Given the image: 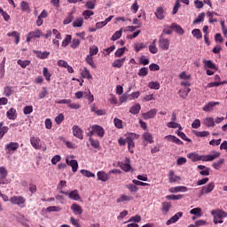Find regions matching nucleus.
<instances>
[{
    "label": "nucleus",
    "mask_w": 227,
    "mask_h": 227,
    "mask_svg": "<svg viewBox=\"0 0 227 227\" xmlns=\"http://www.w3.org/2000/svg\"><path fill=\"white\" fill-rule=\"evenodd\" d=\"M220 155L221 153L217 152H213L207 155H200L198 153H190L187 154V157L192 160V162H198L199 160H202V162H211Z\"/></svg>",
    "instance_id": "f257e3e1"
},
{
    "label": "nucleus",
    "mask_w": 227,
    "mask_h": 227,
    "mask_svg": "<svg viewBox=\"0 0 227 227\" xmlns=\"http://www.w3.org/2000/svg\"><path fill=\"white\" fill-rule=\"evenodd\" d=\"M211 215H213V223L215 224H223L224 217H227V213L223 209H215L211 211Z\"/></svg>",
    "instance_id": "f03ea898"
},
{
    "label": "nucleus",
    "mask_w": 227,
    "mask_h": 227,
    "mask_svg": "<svg viewBox=\"0 0 227 227\" xmlns=\"http://www.w3.org/2000/svg\"><path fill=\"white\" fill-rule=\"evenodd\" d=\"M137 135H136V133H129L128 135H126V141H127V145H128V150L130 153H134V148H136V144L134 143V141H136V139H137Z\"/></svg>",
    "instance_id": "7ed1b4c3"
},
{
    "label": "nucleus",
    "mask_w": 227,
    "mask_h": 227,
    "mask_svg": "<svg viewBox=\"0 0 227 227\" xmlns=\"http://www.w3.org/2000/svg\"><path fill=\"white\" fill-rule=\"evenodd\" d=\"M178 78L181 79L180 84L184 88H191V74L185 71L179 74Z\"/></svg>",
    "instance_id": "20e7f679"
},
{
    "label": "nucleus",
    "mask_w": 227,
    "mask_h": 227,
    "mask_svg": "<svg viewBox=\"0 0 227 227\" xmlns=\"http://www.w3.org/2000/svg\"><path fill=\"white\" fill-rule=\"evenodd\" d=\"M66 162L67 166L72 168L73 173H76L77 169H79V163L77 162V160H74V155L67 156L66 158Z\"/></svg>",
    "instance_id": "39448f33"
},
{
    "label": "nucleus",
    "mask_w": 227,
    "mask_h": 227,
    "mask_svg": "<svg viewBox=\"0 0 227 227\" xmlns=\"http://www.w3.org/2000/svg\"><path fill=\"white\" fill-rule=\"evenodd\" d=\"M158 43L161 51H169V39L164 38L163 34L160 35Z\"/></svg>",
    "instance_id": "423d86ee"
},
{
    "label": "nucleus",
    "mask_w": 227,
    "mask_h": 227,
    "mask_svg": "<svg viewBox=\"0 0 227 227\" xmlns=\"http://www.w3.org/2000/svg\"><path fill=\"white\" fill-rule=\"evenodd\" d=\"M60 194H65V196H68L69 200H73V201H79V200H81V195H79V191L77 190H74L71 192L60 191Z\"/></svg>",
    "instance_id": "0eeeda50"
},
{
    "label": "nucleus",
    "mask_w": 227,
    "mask_h": 227,
    "mask_svg": "<svg viewBox=\"0 0 227 227\" xmlns=\"http://www.w3.org/2000/svg\"><path fill=\"white\" fill-rule=\"evenodd\" d=\"M6 176H8V170L4 167H0V185L10 184L8 179H6Z\"/></svg>",
    "instance_id": "6e6552de"
},
{
    "label": "nucleus",
    "mask_w": 227,
    "mask_h": 227,
    "mask_svg": "<svg viewBox=\"0 0 227 227\" xmlns=\"http://www.w3.org/2000/svg\"><path fill=\"white\" fill-rule=\"evenodd\" d=\"M57 104H66L69 109H81L79 103H72V99H60Z\"/></svg>",
    "instance_id": "1a4fd4ad"
},
{
    "label": "nucleus",
    "mask_w": 227,
    "mask_h": 227,
    "mask_svg": "<svg viewBox=\"0 0 227 227\" xmlns=\"http://www.w3.org/2000/svg\"><path fill=\"white\" fill-rule=\"evenodd\" d=\"M4 150L7 153H15L19 150V143L17 142H10L5 145Z\"/></svg>",
    "instance_id": "9d476101"
},
{
    "label": "nucleus",
    "mask_w": 227,
    "mask_h": 227,
    "mask_svg": "<svg viewBox=\"0 0 227 227\" xmlns=\"http://www.w3.org/2000/svg\"><path fill=\"white\" fill-rule=\"evenodd\" d=\"M41 36H43V33H42V30L37 28L28 33V35H27V42L29 43L31 42V40L35 38H40Z\"/></svg>",
    "instance_id": "9b49d317"
},
{
    "label": "nucleus",
    "mask_w": 227,
    "mask_h": 227,
    "mask_svg": "<svg viewBox=\"0 0 227 227\" xmlns=\"http://www.w3.org/2000/svg\"><path fill=\"white\" fill-rule=\"evenodd\" d=\"M214 189H215V183H214V182H211V183L207 184V185H204L201 188L200 196H203V194H210V192H212V191H214Z\"/></svg>",
    "instance_id": "f8f14e48"
},
{
    "label": "nucleus",
    "mask_w": 227,
    "mask_h": 227,
    "mask_svg": "<svg viewBox=\"0 0 227 227\" xmlns=\"http://www.w3.org/2000/svg\"><path fill=\"white\" fill-rule=\"evenodd\" d=\"M119 167L121 168V169H122V171H125L126 173H129V171H132L129 158H125L124 162L119 163Z\"/></svg>",
    "instance_id": "ddd939ff"
},
{
    "label": "nucleus",
    "mask_w": 227,
    "mask_h": 227,
    "mask_svg": "<svg viewBox=\"0 0 227 227\" xmlns=\"http://www.w3.org/2000/svg\"><path fill=\"white\" fill-rule=\"evenodd\" d=\"M165 141H168V143H175L176 145H178L179 146H182L184 145V142L180 140L178 137H176L174 135H167L164 137Z\"/></svg>",
    "instance_id": "4468645a"
},
{
    "label": "nucleus",
    "mask_w": 227,
    "mask_h": 227,
    "mask_svg": "<svg viewBox=\"0 0 227 227\" xmlns=\"http://www.w3.org/2000/svg\"><path fill=\"white\" fill-rule=\"evenodd\" d=\"M30 144L33 148H35V150H42V140L40 139V137H30Z\"/></svg>",
    "instance_id": "2eb2a0df"
},
{
    "label": "nucleus",
    "mask_w": 227,
    "mask_h": 227,
    "mask_svg": "<svg viewBox=\"0 0 227 227\" xmlns=\"http://www.w3.org/2000/svg\"><path fill=\"white\" fill-rule=\"evenodd\" d=\"M73 136H74V137H77V139H84L83 131L77 125L73 126Z\"/></svg>",
    "instance_id": "dca6fc26"
},
{
    "label": "nucleus",
    "mask_w": 227,
    "mask_h": 227,
    "mask_svg": "<svg viewBox=\"0 0 227 227\" xmlns=\"http://www.w3.org/2000/svg\"><path fill=\"white\" fill-rule=\"evenodd\" d=\"M91 129L94 134H97L98 137H104V136L106 135V130L102 128V126L93 125Z\"/></svg>",
    "instance_id": "f3484780"
},
{
    "label": "nucleus",
    "mask_w": 227,
    "mask_h": 227,
    "mask_svg": "<svg viewBox=\"0 0 227 227\" xmlns=\"http://www.w3.org/2000/svg\"><path fill=\"white\" fill-rule=\"evenodd\" d=\"M156 19L159 20H164L166 17V12H164V7L159 6L156 8V12H154Z\"/></svg>",
    "instance_id": "a211bd4d"
},
{
    "label": "nucleus",
    "mask_w": 227,
    "mask_h": 227,
    "mask_svg": "<svg viewBox=\"0 0 227 227\" xmlns=\"http://www.w3.org/2000/svg\"><path fill=\"white\" fill-rule=\"evenodd\" d=\"M12 205H24L26 203V199L22 196H13L10 199Z\"/></svg>",
    "instance_id": "6ab92c4d"
},
{
    "label": "nucleus",
    "mask_w": 227,
    "mask_h": 227,
    "mask_svg": "<svg viewBox=\"0 0 227 227\" xmlns=\"http://www.w3.org/2000/svg\"><path fill=\"white\" fill-rule=\"evenodd\" d=\"M219 104H220L219 102H214V101L208 102L203 106L202 110L205 113H212V111H214V107H215V106H219Z\"/></svg>",
    "instance_id": "aec40b11"
},
{
    "label": "nucleus",
    "mask_w": 227,
    "mask_h": 227,
    "mask_svg": "<svg viewBox=\"0 0 227 227\" xmlns=\"http://www.w3.org/2000/svg\"><path fill=\"white\" fill-rule=\"evenodd\" d=\"M182 180V177L175 175V171L170 170L168 173V182L170 184H176V182H180Z\"/></svg>",
    "instance_id": "412c9836"
},
{
    "label": "nucleus",
    "mask_w": 227,
    "mask_h": 227,
    "mask_svg": "<svg viewBox=\"0 0 227 227\" xmlns=\"http://www.w3.org/2000/svg\"><path fill=\"white\" fill-rule=\"evenodd\" d=\"M182 215H184V213H182V212L176 213L174 216H172L170 219H168L166 222L167 226H169L171 224H175V223H177L178 219H180V217H182Z\"/></svg>",
    "instance_id": "4be33fe9"
},
{
    "label": "nucleus",
    "mask_w": 227,
    "mask_h": 227,
    "mask_svg": "<svg viewBox=\"0 0 227 227\" xmlns=\"http://www.w3.org/2000/svg\"><path fill=\"white\" fill-rule=\"evenodd\" d=\"M156 115H157V109L155 108L151 109L147 113L142 114L144 120H151L152 118H155Z\"/></svg>",
    "instance_id": "5701e85b"
},
{
    "label": "nucleus",
    "mask_w": 227,
    "mask_h": 227,
    "mask_svg": "<svg viewBox=\"0 0 227 227\" xmlns=\"http://www.w3.org/2000/svg\"><path fill=\"white\" fill-rule=\"evenodd\" d=\"M71 210L74 215H81L82 214V207L77 203L71 205Z\"/></svg>",
    "instance_id": "b1692460"
},
{
    "label": "nucleus",
    "mask_w": 227,
    "mask_h": 227,
    "mask_svg": "<svg viewBox=\"0 0 227 227\" xmlns=\"http://www.w3.org/2000/svg\"><path fill=\"white\" fill-rule=\"evenodd\" d=\"M168 191L172 192V194H175L176 192H187L189 189L185 186H175L168 189Z\"/></svg>",
    "instance_id": "393cba45"
},
{
    "label": "nucleus",
    "mask_w": 227,
    "mask_h": 227,
    "mask_svg": "<svg viewBox=\"0 0 227 227\" xmlns=\"http://www.w3.org/2000/svg\"><path fill=\"white\" fill-rule=\"evenodd\" d=\"M142 139L146 143L145 145H147V143H149V145H152V143H153V137L150 132L143 133Z\"/></svg>",
    "instance_id": "a878e982"
},
{
    "label": "nucleus",
    "mask_w": 227,
    "mask_h": 227,
    "mask_svg": "<svg viewBox=\"0 0 227 227\" xmlns=\"http://www.w3.org/2000/svg\"><path fill=\"white\" fill-rule=\"evenodd\" d=\"M126 59H127V58L115 59L112 64V67L114 68H121V67H123V63H125Z\"/></svg>",
    "instance_id": "bb28decb"
},
{
    "label": "nucleus",
    "mask_w": 227,
    "mask_h": 227,
    "mask_svg": "<svg viewBox=\"0 0 227 227\" xmlns=\"http://www.w3.org/2000/svg\"><path fill=\"white\" fill-rule=\"evenodd\" d=\"M34 52L39 59H47L51 56V52L49 51H34Z\"/></svg>",
    "instance_id": "cd10ccee"
},
{
    "label": "nucleus",
    "mask_w": 227,
    "mask_h": 227,
    "mask_svg": "<svg viewBox=\"0 0 227 227\" xmlns=\"http://www.w3.org/2000/svg\"><path fill=\"white\" fill-rule=\"evenodd\" d=\"M98 180L100 182H107L109 180V175L104 171H98L97 173Z\"/></svg>",
    "instance_id": "c85d7f7f"
},
{
    "label": "nucleus",
    "mask_w": 227,
    "mask_h": 227,
    "mask_svg": "<svg viewBox=\"0 0 227 227\" xmlns=\"http://www.w3.org/2000/svg\"><path fill=\"white\" fill-rule=\"evenodd\" d=\"M204 63V68L205 70H207V68H210V70H215L217 71V67H215V65L214 64V62H212V60H203Z\"/></svg>",
    "instance_id": "c756f323"
},
{
    "label": "nucleus",
    "mask_w": 227,
    "mask_h": 227,
    "mask_svg": "<svg viewBox=\"0 0 227 227\" xmlns=\"http://www.w3.org/2000/svg\"><path fill=\"white\" fill-rule=\"evenodd\" d=\"M203 124L206 126V127H215V121H214V118L212 117H207L203 120Z\"/></svg>",
    "instance_id": "7c9ffc66"
},
{
    "label": "nucleus",
    "mask_w": 227,
    "mask_h": 227,
    "mask_svg": "<svg viewBox=\"0 0 227 227\" xmlns=\"http://www.w3.org/2000/svg\"><path fill=\"white\" fill-rule=\"evenodd\" d=\"M3 125H4V123L0 122V139H3V137H4V135L8 134V131L10 130V128H8V126Z\"/></svg>",
    "instance_id": "2f4dec72"
},
{
    "label": "nucleus",
    "mask_w": 227,
    "mask_h": 227,
    "mask_svg": "<svg viewBox=\"0 0 227 227\" xmlns=\"http://www.w3.org/2000/svg\"><path fill=\"white\" fill-rule=\"evenodd\" d=\"M6 116L8 118V120H16L17 119V110H15V108H11L9 111H7Z\"/></svg>",
    "instance_id": "473e14b6"
},
{
    "label": "nucleus",
    "mask_w": 227,
    "mask_h": 227,
    "mask_svg": "<svg viewBox=\"0 0 227 227\" xmlns=\"http://www.w3.org/2000/svg\"><path fill=\"white\" fill-rule=\"evenodd\" d=\"M82 24H84V19L82 17L75 18L73 21V27H82Z\"/></svg>",
    "instance_id": "72a5a7b5"
},
{
    "label": "nucleus",
    "mask_w": 227,
    "mask_h": 227,
    "mask_svg": "<svg viewBox=\"0 0 227 227\" xmlns=\"http://www.w3.org/2000/svg\"><path fill=\"white\" fill-rule=\"evenodd\" d=\"M7 36H13L15 38V43L18 44L20 42V34L17 31L7 33Z\"/></svg>",
    "instance_id": "f704fd0d"
},
{
    "label": "nucleus",
    "mask_w": 227,
    "mask_h": 227,
    "mask_svg": "<svg viewBox=\"0 0 227 227\" xmlns=\"http://www.w3.org/2000/svg\"><path fill=\"white\" fill-rule=\"evenodd\" d=\"M156 40H154L150 45H149V52L151 54H157L159 52V49L157 48Z\"/></svg>",
    "instance_id": "c9c22d12"
},
{
    "label": "nucleus",
    "mask_w": 227,
    "mask_h": 227,
    "mask_svg": "<svg viewBox=\"0 0 227 227\" xmlns=\"http://www.w3.org/2000/svg\"><path fill=\"white\" fill-rule=\"evenodd\" d=\"M123 33V27H121L119 31H116L111 37L113 42H116V40H120L121 38V35Z\"/></svg>",
    "instance_id": "e433bc0d"
},
{
    "label": "nucleus",
    "mask_w": 227,
    "mask_h": 227,
    "mask_svg": "<svg viewBox=\"0 0 227 227\" xmlns=\"http://www.w3.org/2000/svg\"><path fill=\"white\" fill-rule=\"evenodd\" d=\"M139 111H141V106L139 104H135L129 108V113L131 114H138Z\"/></svg>",
    "instance_id": "4c0bfd02"
},
{
    "label": "nucleus",
    "mask_w": 227,
    "mask_h": 227,
    "mask_svg": "<svg viewBox=\"0 0 227 227\" xmlns=\"http://www.w3.org/2000/svg\"><path fill=\"white\" fill-rule=\"evenodd\" d=\"M167 127L168 129H178V130H182V125L176 121H169L167 123Z\"/></svg>",
    "instance_id": "58836bf2"
},
{
    "label": "nucleus",
    "mask_w": 227,
    "mask_h": 227,
    "mask_svg": "<svg viewBox=\"0 0 227 227\" xmlns=\"http://www.w3.org/2000/svg\"><path fill=\"white\" fill-rule=\"evenodd\" d=\"M191 92V88L186 87L185 89L179 90V95L182 98H187V96Z\"/></svg>",
    "instance_id": "ea45409f"
},
{
    "label": "nucleus",
    "mask_w": 227,
    "mask_h": 227,
    "mask_svg": "<svg viewBox=\"0 0 227 227\" xmlns=\"http://www.w3.org/2000/svg\"><path fill=\"white\" fill-rule=\"evenodd\" d=\"M85 61L87 65H90L92 68H97V66H95V61H93V56L87 55L85 58Z\"/></svg>",
    "instance_id": "a19ab883"
},
{
    "label": "nucleus",
    "mask_w": 227,
    "mask_h": 227,
    "mask_svg": "<svg viewBox=\"0 0 227 227\" xmlns=\"http://www.w3.org/2000/svg\"><path fill=\"white\" fill-rule=\"evenodd\" d=\"M147 86L150 90H160V83L159 82H149Z\"/></svg>",
    "instance_id": "79ce46f5"
},
{
    "label": "nucleus",
    "mask_w": 227,
    "mask_h": 227,
    "mask_svg": "<svg viewBox=\"0 0 227 227\" xmlns=\"http://www.w3.org/2000/svg\"><path fill=\"white\" fill-rule=\"evenodd\" d=\"M123 201H132V197L122 194L117 199V203H123Z\"/></svg>",
    "instance_id": "37998d69"
},
{
    "label": "nucleus",
    "mask_w": 227,
    "mask_h": 227,
    "mask_svg": "<svg viewBox=\"0 0 227 227\" xmlns=\"http://www.w3.org/2000/svg\"><path fill=\"white\" fill-rule=\"evenodd\" d=\"M81 75L83 77V79H92L90 70H88L86 67H83V70L81 72Z\"/></svg>",
    "instance_id": "c03bdc74"
},
{
    "label": "nucleus",
    "mask_w": 227,
    "mask_h": 227,
    "mask_svg": "<svg viewBox=\"0 0 227 227\" xmlns=\"http://www.w3.org/2000/svg\"><path fill=\"white\" fill-rule=\"evenodd\" d=\"M171 28L175 29L177 35H184V28H182V27H180L179 25H176V23H173L171 25Z\"/></svg>",
    "instance_id": "a18cd8bd"
},
{
    "label": "nucleus",
    "mask_w": 227,
    "mask_h": 227,
    "mask_svg": "<svg viewBox=\"0 0 227 227\" xmlns=\"http://www.w3.org/2000/svg\"><path fill=\"white\" fill-rule=\"evenodd\" d=\"M192 35L197 38V40H201L203 38V35H201V30L195 28L192 31Z\"/></svg>",
    "instance_id": "49530a36"
},
{
    "label": "nucleus",
    "mask_w": 227,
    "mask_h": 227,
    "mask_svg": "<svg viewBox=\"0 0 227 227\" xmlns=\"http://www.w3.org/2000/svg\"><path fill=\"white\" fill-rule=\"evenodd\" d=\"M190 214L192 215H197V217H201V215H203V214H201V208L200 207H195L193 209H191Z\"/></svg>",
    "instance_id": "de8ad7c7"
},
{
    "label": "nucleus",
    "mask_w": 227,
    "mask_h": 227,
    "mask_svg": "<svg viewBox=\"0 0 227 227\" xmlns=\"http://www.w3.org/2000/svg\"><path fill=\"white\" fill-rule=\"evenodd\" d=\"M81 173L82 175H83V176H86L87 178H95V175L90 170L82 169Z\"/></svg>",
    "instance_id": "09e8293b"
},
{
    "label": "nucleus",
    "mask_w": 227,
    "mask_h": 227,
    "mask_svg": "<svg viewBox=\"0 0 227 227\" xmlns=\"http://www.w3.org/2000/svg\"><path fill=\"white\" fill-rule=\"evenodd\" d=\"M195 136L197 137H208V136H210V132H208V131H195Z\"/></svg>",
    "instance_id": "8fccbe9b"
},
{
    "label": "nucleus",
    "mask_w": 227,
    "mask_h": 227,
    "mask_svg": "<svg viewBox=\"0 0 227 227\" xmlns=\"http://www.w3.org/2000/svg\"><path fill=\"white\" fill-rule=\"evenodd\" d=\"M18 65H20V67H21V68H26V67H29V65H31V61L19 59Z\"/></svg>",
    "instance_id": "3c124183"
},
{
    "label": "nucleus",
    "mask_w": 227,
    "mask_h": 227,
    "mask_svg": "<svg viewBox=\"0 0 227 227\" xmlns=\"http://www.w3.org/2000/svg\"><path fill=\"white\" fill-rule=\"evenodd\" d=\"M79 45H81V40L74 38L71 41V44H70L71 49H77Z\"/></svg>",
    "instance_id": "603ef678"
},
{
    "label": "nucleus",
    "mask_w": 227,
    "mask_h": 227,
    "mask_svg": "<svg viewBox=\"0 0 227 227\" xmlns=\"http://www.w3.org/2000/svg\"><path fill=\"white\" fill-rule=\"evenodd\" d=\"M72 42V35H67L65 39L62 42V47H67L68 46V43Z\"/></svg>",
    "instance_id": "864d4df0"
},
{
    "label": "nucleus",
    "mask_w": 227,
    "mask_h": 227,
    "mask_svg": "<svg viewBox=\"0 0 227 227\" xmlns=\"http://www.w3.org/2000/svg\"><path fill=\"white\" fill-rule=\"evenodd\" d=\"M145 48H146V45H145V43H135L134 45V50L136 51V52H139V51Z\"/></svg>",
    "instance_id": "5fc2aeb1"
},
{
    "label": "nucleus",
    "mask_w": 227,
    "mask_h": 227,
    "mask_svg": "<svg viewBox=\"0 0 227 227\" xmlns=\"http://www.w3.org/2000/svg\"><path fill=\"white\" fill-rule=\"evenodd\" d=\"M4 63H6V59H4V60L0 63V79L4 77Z\"/></svg>",
    "instance_id": "6e6d98bb"
},
{
    "label": "nucleus",
    "mask_w": 227,
    "mask_h": 227,
    "mask_svg": "<svg viewBox=\"0 0 227 227\" xmlns=\"http://www.w3.org/2000/svg\"><path fill=\"white\" fill-rule=\"evenodd\" d=\"M205 20V12L199 14V16L194 20L193 24H200Z\"/></svg>",
    "instance_id": "4d7b16f0"
},
{
    "label": "nucleus",
    "mask_w": 227,
    "mask_h": 227,
    "mask_svg": "<svg viewBox=\"0 0 227 227\" xmlns=\"http://www.w3.org/2000/svg\"><path fill=\"white\" fill-rule=\"evenodd\" d=\"M166 198L168 200H173L174 201H178V200H182L184 198V195L178 194V195H167Z\"/></svg>",
    "instance_id": "13d9d810"
},
{
    "label": "nucleus",
    "mask_w": 227,
    "mask_h": 227,
    "mask_svg": "<svg viewBox=\"0 0 227 227\" xmlns=\"http://www.w3.org/2000/svg\"><path fill=\"white\" fill-rule=\"evenodd\" d=\"M97 54H98V47L95 45L90 46L89 56H97Z\"/></svg>",
    "instance_id": "bf43d9fd"
},
{
    "label": "nucleus",
    "mask_w": 227,
    "mask_h": 227,
    "mask_svg": "<svg viewBox=\"0 0 227 227\" xmlns=\"http://www.w3.org/2000/svg\"><path fill=\"white\" fill-rule=\"evenodd\" d=\"M114 126L117 128V129H123V121L118 119V118H114Z\"/></svg>",
    "instance_id": "052dcab7"
},
{
    "label": "nucleus",
    "mask_w": 227,
    "mask_h": 227,
    "mask_svg": "<svg viewBox=\"0 0 227 227\" xmlns=\"http://www.w3.org/2000/svg\"><path fill=\"white\" fill-rule=\"evenodd\" d=\"M82 15L85 19V20H88L91 16L95 15V12L93 11L86 10L82 12Z\"/></svg>",
    "instance_id": "680f3d73"
},
{
    "label": "nucleus",
    "mask_w": 227,
    "mask_h": 227,
    "mask_svg": "<svg viewBox=\"0 0 227 227\" xmlns=\"http://www.w3.org/2000/svg\"><path fill=\"white\" fill-rule=\"evenodd\" d=\"M125 47L119 48L114 53L115 58H121L122 54H125Z\"/></svg>",
    "instance_id": "e2e57ef3"
},
{
    "label": "nucleus",
    "mask_w": 227,
    "mask_h": 227,
    "mask_svg": "<svg viewBox=\"0 0 227 227\" xmlns=\"http://www.w3.org/2000/svg\"><path fill=\"white\" fill-rule=\"evenodd\" d=\"M138 75L140 77H146V75H148V68L146 67L140 68L138 71Z\"/></svg>",
    "instance_id": "0e129e2a"
},
{
    "label": "nucleus",
    "mask_w": 227,
    "mask_h": 227,
    "mask_svg": "<svg viewBox=\"0 0 227 227\" xmlns=\"http://www.w3.org/2000/svg\"><path fill=\"white\" fill-rule=\"evenodd\" d=\"M43 75L47 81H51V74L49 73V69L47 67H43Z\"/></svg>",
    "instance_id": "69168bd1"
},
{
    "label": "nucleus",
    "mask_w": 227,
    "mask_h": 227,
    "mask_svg": "<svg viewBox=\"0 0 227 227\" xmlns=\"http://www.w3.org/2000/svg\"><path fill=\"white\" fill-rule=\"evenodd\" d=\"M89 141L92 148H98L100 146V142L98 140H94L93 138H89Z\"/></svg>",
    "instance_id": "338daca9"
},
{
    "label": "nucleus",
    "mask_w": 227,
    "mask_h": 227,
    "mask_svg": "<svg viewBox=\"0 0 227 227\" xmlns=\"http://www.w3.org/2000/svg\"><path fill=\"white\" fill-rule=\"evenodd\" d=\"M33 113V106H27L23 108L24 114H31Z\"/></svg>",
    "instance_id": "774afa93"
}]
</instances>
